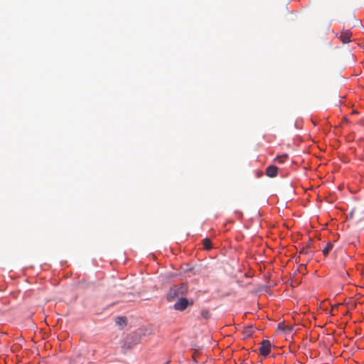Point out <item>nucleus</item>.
Returning <instances> with one entry per match:
<instances>
[{"mask_svg":"<svg viewBox=\"0 0 364 364\" xmlns=\"http://www.w3.org/2000/svg\"><path fill=\"white\" fill-rule=\"evenodd\" d=\"M188 292V286L186 283L174 285L171 287L166 294V300L169 302L173 301L186 296Z\"/></svg>","mask_w":364,"mask_h":364,"instance_id":"obj_1","label":"nucleus"},{"mask_svg":"<svg viewBox=\"0 0 364 364\" xmlns=\"http://www.w3.org/2000/svg\"><path fill=\"white\" fill-rule=\"evenodd\" d=\"M193 301H189L184 296L179 298L178 301L174 304L173 309L176 311H183L187 309L188 306H192Z\"/></svg>","mask_w":364,"mask_h":364,"instance_id":"obj_2","label":"nucleus"},{"mask_svg":"<svg viewBox=\"0 0 364 364\" xmlns=\"http://www.w3.org/2000/svg\"><path fill=\"white\" fill-rule=\"evenodd\" d=\"M272 344L268 340H264L261 343V346L259 348V353L263 356L266 357L267 356L271 350Z\"/></svg>","mask_w":364,"mask_h":364,"instance_id":"obj_3","label":"nucleus"},{"mask_svg":"<svg viewBox=\"0 0 364 364\" xmlns=\"http://www.w3.org/2000/svg\"><path fill=\"white\" fill-rule=\"evenodd\" d=\"M265 173L268 177L274 178L277 176L278 168L274 165L269 166L267 167Z\"/></svg>","mask_w":364,"mask_h":364,"instance_id":"obj_4","label":"nucleus"},{"mask_svg":"<svg viewBox=\"0 0 364 364\" xmlns=\"http://www.w3.org/2000/svg\"><path fill=\"white\" fill-rule=\"evenodd\" d=\"M351 32L349 30L343 31L340 36V39L343 43H347L350 41Z\"/></svg>","mask_w":364,"mask_h":364,"instance_id":"obj_5","label":"nucleus"},{"mask_svg":"<svg viewBox=\"0 0 364 364\" xmlns=\"http://www.w3.org/2000/svg\"><path fill=\"white\" fill-rule=\"evenodd\" d=\"M289 159V156L287 154H282L280 156H277L274 159V162H277L279 164L284 163Z\"/></svg>","mask_w":364,"mask_h":364,"instance_id":"obj_6","label":"nucleus"},{"mask_svg":"<svg viewBox=\"0 0 364 364\" xmlns=\"http://www.w3.org/2000/svg\"><path fill=\"white\" fill-rule=\"evenodd\" d=\"M203 245L205 250H209L212 249V242L209 238H205L203 240Z\"/></svg>","mask_w":364,"mask_h":364,"instance_id":"obj_7","label":"nucleus"},{"mask_svg":"<svg viewBox=\"0 0 364 364\" xmlns=\"http://www.w3.org/2000/svg\"><path fill=\"white\" fill-rule=\"evenodd\" d=\"M333 245L331 242H328L326 247L322 250L324 256H327L330 251L333 249Z\"/></svg>","mask_w":364,"mask_h":364,"instance_id":"obj_8","label":"nucleus"},{"mask_svg":"<svg viewBox=\"0 0 364 364\" xmlns=\"http://www.w3.org/2000/svg\"><path fill=\"white\" fill-rule=\"evenodd\" d=\"M117 319H118L117 320V323L119 324H120V325H122V324L125 325L126 324V318H124V317H119Z\"/></svg>","mask_w":364,"mask_h":364,"instance_id":"obj_9","label":"nucleus"},{"mask_svg":"<svg viewBox=\"0 0 364 364\" xmlns=\"http://www.w3.org/2000/svg\"><path fill=\"white\" fill-rule=\"evenodd\" d=\"M246 333L247 335L248 336H250L252 333V328L251 327H249L247 330H246Z\"/></svg>","mask_w":364,"mask_h":364,"instance_id":"obj_10","label":"nucleus"},{"mask_svg":"<svg viewBox=\"0 0 364 364\" xmlns=\"http://www.w3.org/2000/svg\"><path fill=\"white\" fill-rule=\"evenodd\" d=\"M285 330L288 331H291V328L289 327V326H286L285 327Z\"/></svg>","mask_w":364,"mask_h":364,"instance_id":"obj_11","label":"nucleus"},{"mask_svg":"<svg viewBox=\"0 0 364 364\" xmlns=\"http://www.w3.org/2000/svg\"><path fill=\"white\" fill-rule=\"evenodd\" d=\"M165 364H168V362H166Z\"/></svg>","mask_w":364,"mask_h":364,"instance_id":"obj_12","label":"nucleus"}]
</instances>
